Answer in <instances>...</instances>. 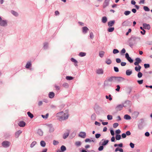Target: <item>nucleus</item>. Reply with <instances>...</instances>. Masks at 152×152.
I'll list each match as a JSON object with an SVG mask.
<instances>
[{
  "label": "nucleus",
  "instance_id": "obj_32",
  "mask_svg": "<svg viewBox=\"0 0 152 152\" xmlns=\"http://www.w3.org/2000/svg\"><path fill=\"white\" fill-rule=\"evenodd\" d=\"M66 78L67 80H71L73 79V77L71 76H67L66 77Z\"/></svg>",
  "mask_w": 152,
  "mask_h": 152
},
{
  "label": "nucleus",
  "instance_id": "obj_49",
  "mask_svg": "<svg viewBox=\"0 0 152 152\" xmlns=\"http://www.w3.org/2000/svg\"><path fill=\"white\" fill-rule=\"evenodd\" d=\"M144 67L145 68H147L149 67L150 65L148 64H144Z\"/></svg>",
  "mask_w": 152,
  "mask_h": 152
},
{
  "label": "nucleus",
  "instance_id": "obj_3",
  "mask_svg": "<svg viewBox=\"0 0 152 152\" xmlns=\"http://www.w3.org/2000/svg\"><path fill=\"white\" fill-rule=\"evenodd\" d=\"M129 101H127L126 102L124 103V104L122 105V104H119L115 108V109L116 110L118 111H120L122 109V108L123 107H126V105H125L126 104H129Z\"/></svg>",
  "mask_w": 152,
  "mask_h": 152
},
{
  "label": "nucleus",
  "instance_id": "obj_15",
  "mask_svg": "<svg viewBox=\"0 0 152 152\" xmlns=\"http://www.w3.org/2000/svg\"><path fill=\"white\" fill-rule=\"evenodd\" d=\"M55 96V94L53 92H50L48 94L49 97L50 98H53Z\"/></svg>",
  "mask_w": 152,
  "mask_h": 152
},
{
  "label": "nucleus",
  "instance_id": "obj_63",
  "mask_svg": "<svg viewBox=\"0 0 152 152\" xmlns=\"http://www.w3.org/2000/svg\"><path fill=\"white\" fill-rule=\"evenodd\" d=\"M127 136L130 135L131 134V133L130 131H127L126 132V133L125 134Z\"/></svg>",
  "mask_w": 152,
  "mask_h": 152
},
{
  "label": "nucleus",
  "instance_id": "obj_43",
  "mask_svg": "<svg viewBox=\"0 0 152 152\" xmlns=\"http://www.w3.org/2000/svg\"><path fill=\"white\" fill-rule=\"evenodd\" d=\"M142 74L141 72H139V73L138 74V75H137L138 77L139 78L141 77L142 76Z\"/></svg>",
  "mask_w": 152,
  "mask_h": 152
},
{
  "label": "nucleus",
  "instance_id": "obj_54",
  "mask_svg": "<svg viewBox=\"0 0 152 152\" xmlns=\"http://www.w3.org/2000/svg\"><path fill=\"white\" fill-rule=\"evenodd\" d=\"M101 136V134H97L95 135V137L96 138H99Z\"/></svg>",
  "mask_w": 152,
  "mask_h": 152
},
{
  "label": "nucleus",
  "instance_id": "obj_57",
  "mask_svg": "<svg viewBox=\"0 0 152 152\" xmlns=\"http://www.w3.org/2000/svg\"><path fill=\"white\" fill-rule=\"evenodd\" d=\"M143 80H141L137 81V82L140 84H142L143 83Z\"/></svg>",
  "mask_w": 152,
  "mask_h": 152
},
{
  "label": "nucleus",
  "instance_id": "obj_10",
  "mask_svg": "<svg viewBox=\"0 0 152 152\" xmlns=\"http://www.w3.org/2000/svg\"><path fill=\"white\" fill-rule=\"evenodd\" d=\"M22 131L20 130H19L15 134V137L16 138L18 137L19 135L21 133Z\"/></svg>",
  "mask_w": 152,
  "mask_h": 152
},
{
  "label": "nucleus",
  "instance_id": "obj_35",
  "mask_svg": "<svg viewBox=\"0 0 152 152\" xmlns=\"http://www.w3.org/2000/svg\"><path fill=\"white\" fill-rule=\"evenodd\" d=\"M114 28V27H111L108 29V31L109 32H112L113 31Z\"/></svg>",
  "mask_w": 152,
  "mask_h": 152
},
{
  "label": "nucleus",
  "instance_id": "obj_1",
  "mask_svg": "<svg viewBox=\"0 0 152 152\" xmlns=\"http://www.w3.org/2000/svg\"><path fill=\"white\" fill-rule=\"evenodd\" d=\"M69 116V115L68 113H64L63 111L57 113L56 115V117L57 119L61 121L67 119Z\"/></svg>",
  "mask_w": 152,
  "mask_h": 152
},
{
  "label": "nucleus",
  "instance_id": "obj_30",
  "mask_svg": "<svg viewBox=\"0 0 152 152\" xmlns=\"http://www.w3.org/2000/svg\"><path fill=\"white\" fill-rule=\"evenodd\" d=\"M31 62H28L27 63V64L26 65V67L27 68H28L31 66Z\"/></svg>",
  "mask_w": 152,
  "mask_h": 152
},
{
  "label": "nucleus",
  "instance_id": "obj_7",
  "mask_svg": "<svg viewBox=\"0 0 152 152\" xmlns=\"http://www.w3.org/2000/svg\"><path fill=\"white\" fill-rule=\"evenodd\" d=\"M136 62L134 63V64L135 66L139 65V64L141 62V60L139 58H136L135 59Z\"/></svg>",
  "mask_w": 152,
  "mask_h": 152
},
{
  "label": "nucleus",
  "instance_id": "obj_12",
  "mask_svg": "<svg viewBox=\"0 0 152 152\" xmlns=\"http://www.w3.org/2000/svg\"><path fill=\"white\" fill-rule=\"evenodd\" d=\"M109 1L110 0H105L104 3L103 4V8H105L108 6L109 4Z\"/></svg>",
  "mask_w": 152,
  "mask_h": 152
},
{
  "label": "nucleus",
  "instance_id": "obj_56",
  "mask_svg": "<svg viewBox=\"0 0 152 152\" xmlns=\"http://www.w3.org/2000/svg\"><path fill=\"white\" fill-rule=\"evenodd\" d=\"M121 65L122 66H124L126 64V63L125 62H121Z\"/></svg>",
  "mask_w": 152,
  "mask_h": 152
},
{
  "label": "nucleus",
  "instance_id": "obj_6",
  "mask_svg": "<svg viewBox=\"0 0 152 152\" xmlns=\"http://www.w3.org/2000/svg\"><path fill=\"white\" fill-rule=\"evenodd\" d=\"M131 24L129 21H125L122 23V25L123 26H130Z\"/></svg>",
  "mask_w": 152,
  "mask_h": 152
},
{
  "label": "nucleus",
  "instance_id": "obj_62",
  "mask_svg": "<svg viewBox=\"0 0 152 152\" xmlns=\"http://www.w3.org/2000/svg\"><path fill=\"white\" fill-rule=\"evenodd\" d=\"M43 102L42 101H40L38 102V105L39 106H40L42 104Z\"/></svg>",
  "mask_w": 152,
  "mask_h": 152
},
{
  "label": "nucleus",
  "instance_id": "obj_39",
  "mask_svg": "<svg viewBox=\"0 0 152 152\" xmlns=\"http://www.w3.org/2000/svg\"><path fill=\"white\" fill-rule=\"evenodd\" d=\"M11 12L12 14H13L15 16H17L18 15V13L17 12L14 11H11Z\"/></svg>",
  "mask_w": 152,
  "mask_h": 152
},
{
  "label": "nucleus",
  "instance_id": "obj_13",
  "mask_svg": "<svg viewBox=\"0 0 152 152\" xmlns=\"http://www.w3.org/2000/svg\"><path fill=\"white\" fill-rule=\"evenodd\" d=\"M143 27L144 28L149 29L150 28V26L149 25L147 24L146 23H144L143 24Z\"/></svg>",
  "mask_w": 152,
  "mask_h": 152
},
{
  "label": "nucleus",
  "instance_id": "obj_29",
  "mask_svg": "<svg viewBox=\"0 0 152 152\" xmlns=\"http://www.w3.org/2000/svg\"><path fill=\"white\" fill-rule=\"evenodd\" d=\"M104 51H101L99 53V56L101 58H102L104 55Z\"/></svg>",
  "mask_w": 152,
  "mask_h": 152
},
{
  "label": "nucleus",
  "instance_id": "obj_41",
  "mask_svg": "<svg viewBox=\"0 0 152 152\" xmlns=\"http://www.w3.org/2000/svg\"><path fill=\"white\" fill-rule=\"evenodd\" d=\"M107 119L109 120H111L113 118L112 116L110 115H108L107 116Z\"/></svg>",
  "mask_w": 152,
  "mask_h": 152
},
{
  "label": "nucleus",
  "instance_id": "obj_61",
  "mask_svg": "<svg viewBox=\"0 0 152 152\" xmlns=\"http://www.w3.org/2000/svg\"><path fill=\"white\" fill-rule=\"evenodd\" d=\"M63 86L64 87H67L68 86V84L67 83H64L63 84Z\"/></svg>",
  "mask_w": 152,
  "mask_h": 152
},
{
  "label": "nucleus",
  "instance_id": "obj_5",
  "mask_svg": "<svg viewBox=\"0 0 152 152\" xmlns=\"http://www.w3.org/2000/svg\"><path fill=\"white\" fill-rule=\"evenodd\" d=\"M10 142L8 141H5L2 142V145L4 147H7L10 146Z\"/></svg>",
  "mask_w": 152,
  "mask_h": 152
},
{
  "label": "nucleus",
  "instance_id": "obj_55",
  "mask_svg": "<svg viewBox=\"0 0 152 152\" xmlns=\"http://www.w3.org/2000/svg\"><path fill=\"white\" fill-rule=\"evenodd\" d=\"M114 71L116 72H118L119 71L118 69V67H114Z\"/></svg>",
  "mask_w": 152,
  "mask_h": 152
},
{
  "label": "nucleus",
  "instance_id": "obj_11",
  "mask_svg": "<svg viewBox=\"0 0 152 152\" xmlns=\"http://www.w3.org/2000/svg\"><path fill=\"white\" fill-rule=\"evenodd\" d=\"M0 25L1 26H5L7 25V22L6 21L1 20L0 21Z\"/></svg>",
  "mask_w": 152,
  "mask_h": 152
},
{
  "label": "nucleus",
  "instance_id": "obj_60",
  "mask_svg": "<svg viewBox=\"0 0 152 152\" xmlns=\"http://www.w3.org/2000/svg\"><path fill=\"white\" fill-rule=\"evenodd\" d=\"M130 145L132 148H133L134 147V144L132 142L130 143Z\"/></svg>",
  "mask_w": 152,
  "mask_h": 152
},
{
  "label": "nucleus",
  "instance_id": "obj_44",
  "mask_svg": "<svg viewBox=\"0 0 152 152\" xmlns=\"http://www.w3.org/2000/svg\"><path fill=\"white\" fill-rule=\"evenodd\" d=\"M118 126V123H115L113 124V128H116Z\"/></svg>",
  "mask_w": 152,
  "mask_h": 152
},
{
  "label": "nucleus",
  "instance_id": "obj_20",
  "mask_svg": "<svg viewBox=\"0 0 152 152\" xmlns=\"http://www.w3.org/2000/svg\"><path fill=\"white\" fill-rule=\"evenodd\" d=\"M107 19L106 17H104L102 18V22L104 23H105L107 21Z\"/></svg>",
  "mask_w": 152,
  "mask_h": 152
},
{
  "label": "nucleus",
  "instance_id": "obj_27",
  "mask_svg": "<svg viewBox=\"0 0 152 152\" xmlns=\"http://www.w3.org/2000/svg\"><path fill=\"white\" fill-rule=\"evenodd\" d=\"M115 139L117 140H119L121 139V136L120 134H117L115 136Z\"/></svg>",
  "mask_w": 152,
  "mask_h": 152
},
{
  "label": "nucleus",
  "instance_id": "obj_14",
  "mask_svg": "<svg viewBox=\"0 0 152 152\" xmlns=\"http://www.w3.org/2000/svg\"><path fill=\"white\" fill-rule=\"evenodd\" d=\"M18 125L20 127H23L25 126L26 123L25 122L23 121H21L19 122Z\"/></svg>",
  "mask_w": 152,
  "mask_h": 152
},
{
  "label": "nucleus",
  "instance_id": "obj_52",
  "mask_svg": "<svg viewBox=\"0 0 152 152\" xmlns=\"http://www.w3.org/2000/svg\"><path fill=\"white\" fill-rule=\"evenodd\" d=\"M55 87L56 90H58L60 89V87L59 86H57V85H55Z\"/></svg>",
  "mask_w": 152,
  "mask_h": 152
},
{
  "label": "nucleus",
  "instance_id": "obj_47",
  "mask_svg": "<svg viewBox=\"0 0 152 152\" xmlns=\"http://www.w3.org/2000/svg\"><path fill=\"white\" fill-rule=\"evenodd\" d=\"M90 37L91 39H93L94 37V35L92 32L90 33Z\"/></svg>",
  "mask_w": 152,
  "mask_h": 152
},
{
  "label": "nucleus",
  "instance_id": "obj_53",
  "mask_svg": "<svg viewBox=\"0 0 152 152\" xmlns=\"http://www.w3.org/2000/svg\"><path fill=\"white\" fill-rule=\"evenodd\" d=\"M116 61L117 63H119L121 62V60L120 58H117L116 59Z\"/></svg>",
  "mask_w": 152,
  "mask_h": 152
},
{
  "label": "nucleus",
  "instance_id": "obj_34",
  "mask_svg": "<svg viewBox=\"0 0 152 152\" xmlns=\"http://www.w3.org/2000/svg\"><path fill=\"white\" fill-rule=\"evenodd\" d=\"M109 140H105L104 141V142L102 143V145H106L108 142Z\"/></svg>",
  "mask_w": 152,
  "mask_h": 152
},
{
  "label": "nucleus",
  "instance_id": "obj_58",
  "mask_svg": "<svg viewBox=\"0 0 152 152\" xmlns=\"http://www.w3.org/2000/svg\"><path fill=\"white\" fill-rule=\"evenodd\" d=\"M131 31H132L131 29V28H129L128 30V31L126 33V35H128L129 34V33L131 32Z\"/></svg>",
  "mask_w": 152,
  "mask_h": 152
},
{
  "label": "nucleus",
  "instance_id": "obj_38",
  "mask_svg": "<svg viewBox=\"0 0 152 152\" xmlns=\"http://www.w3.org/2000/svg\"><path fill=\"white\" fill-rule=\"evenodd\" d=\"M119 52L118 50L117 49H114L113 51V53L114 54H116L118 53Z\"/></svg>",
  "mask_w": 152,
  "mask_h": 152
},
{
  "label": "nucleus",
  "instance_id": "obj_24",
  "mask_svg": "<svg viewBox=\"0 0 152 152\" xmlns=\"http://www.w3.org/2000/svg\"><path fill=\"white\" fill-rule=\"evenodd\" d=\"M71 60L72 61V62H74V63H75L76 64H75V66H77V61L75 59H74L73 58H72L71 59Z\"/></svg>",
  "mask_w": 152,
  "mask_h": 152
},
{
  "label": "nucleus",
  "instance_id": "obj_9",
  "mask_svg": "<svg viewBox=\"0 0 152 152\" xmlns=\"http://www.w3.org/2000/svg\"><path fill=\"white\" fill-rule=\"evenodd\" d=\"M79 136L82 138H85L86 137V134L85 132H81L80 133Z\"/></svg>",
  "mask_w": 152,
  "mask_h": 152
},
{
  "label": "nucleus",
  "instance_id": "obj_16",
  "mask_svg": "<svg viewBox=\"0 0 152 152\" xmlns=\"http://www.w3.org/2000/svg\"><path fill=\"white\" fill-rule=\"evenodd\" d=\"M115 23L114 20L110 21L108 23V26L110 27L113 26Z\"/></svg>",
  "mask_w": 152,
  "mask_h": 152
},
{
  "label": "nucleus",
  "instance_id": "obj_19",
  "mask_svg": "<svg viewBox=\"0 0 152 152\" xmlns=\"http://www.w3.org/2000/svg\"><path fill=\"white\" fill-rule=\"evenodd\" d=\"M138 66H136L135 67V69L137 72H139L141 68V67L140 65H138Z\"/></svg>",
  "mask_w": 152,
  "mask_h": 152
},
{
  "label": "nucleus",
  "instance_id": "obj_33",
  "mask_svg": "<svg viewBox=\"0 0 152 152\" xmlns=\"http://www.w3.org/2000/svg\"><path fill=\"white\" fill-rule=\"evenodd\" d=\"M106 63L108 64H110L112 63V61L110 59H108L106 61Z\"/></svg>",
  "mask_w": 152,
  "mask_h": 152
},
{
  "label": "nucleus",
  "instance_id": "obj_40",
  "mask_svg": "<svg viewBox=\"0 0 152 152\" xmlns=\"http://www.w3.org/2000/svg\"><path fill=\"white\" fill-rule=\"evenodd\" d=\"M143 9L144 10L146 11H148L150 10L146 6H144Z\"/></svg>",
  "mask_w": 152,
  "mask_h": 152
},
{
  "label": "nucleus",
  "instance_id": "obj_2",
  "mask_svg": "<svg viewBox=\"0 0 152 152\" xmlns=\"http://www.w3.org/2000/svg\"><path fill=\"white\" fill-rule=\"evenodd\" d=\"M113 83H115L114 77H110L107 78L104 81V85L106 86H110Z\"/></svg>",
  "mask_w": 152,
  "mask_h": 152
},
{
  "label": "nucleus",
  "instance_id": "obj_21",
  "mask_svg": "<svg viewBox=\"0 0 152 152\" xmlns=\"http://www.w3.org/2000/svg\"><path fill=\"white\" fill-rule=\"evenodd\" d=\"M124 118L126 120H130L131 118V117L128 115H125L124 116Z\"/></svg>",
  "mask_w": 152,
  "mask_h": 152
},
{
  "label": "nucleus",
  "instance_id": "obj_45",
  "mask_svg": "<svg viewBox=\"0 0 152 152\" xmlns=\"http://www.w3.org/2000/svg\"><path fill=\"white\" fill-rule=\"evenodd\" d=\"M59 143V142H58L57 141H56L55 140H54L53 141V144L54 145H57V144H58Z\"/></svg>",
  "mask_w": 152,
  "mask_h": 152
},
{
  "label": "nucleus",
  "instance_id": "obj_31",
  "mask_svg": "<svg viewBox=\"0 0 152 152\" xmlns=\"http://www.w3.org/2000/svg\"><path fill=\"white\" fill-rule=\"evenodd\" d=\"M37 143L36 142L34 141L32 142L30 145V147L33 148Z\"/></svg>",
  "mask_w": 152,
  "mask_h": 152
},
{
  "label": "nucleus",
  "instance_id": "obj_18",
  "mask_svg": "<svg viewBox=\"0 0 152 152\" xmlns=\"http://www.w3.org/2000/svg\"><path fill=\"white\" fill-rule=\"evenodd\" d=\"M132 73V71L130 70H127L126 72V74L128 76L130 75Z\"/></svg>",
  "mask_w": 152,
  "mask_h": 152
},
{
  "label": "nucleus",
  "instance_id": "obj_51",
  "mask_svg": "<svg viewBox=\"0 0 152 152\" xmlns=\"http://www.w3.org/2000/svg\"><path fill=\"white\" fill-rule=\"evenodd\" d=\"M38 132L39 134L40 135H42L43 134V132L41 130H39Z\"/></svg>",
  "mask_w": 152,
  "mask_h": 152
},
{
  "label": "nucleus",
  "instance_id": "obj_42",
  "mask_svg": "<svg viewBox=\"0 0 152 152\" xmlns=\"http://www.w3.org/2000/svg\"><path fill=\"white\" fill-rule=\"evenodd\" d=\"M140 28L143 31V32H142V31H141L140 32V33L142 34H144L145 32V30H144L143 29L142 27H140Z\"/></svg>",
  "mask_w": 152,
  "mask_h": 152
},
{
  "label": "nucleus",
  "instance_id": "obj_8",
  "mask_svg": "<svg viewBox=\"0 0 152 152\" xmlns=\"http://www.w3.org/2000/svg\"><path fill=\"white\" fill-rule=\"evenodd\" d=\"M96 72L98 74H102L104 73V71L102 69H99L96 70Z\"/></svg>",
  "mask_w": 152,
  "mask_h": 152
},
{
  "label": "nucleus",
  "instance_id": "obj_36",
  "mask_svg": "<svg viewBox=\"0 0 152 152\" xmlns=\"http://www.w3.org/2000/svg\"><path fill=\"white\" fill-rule=\"evenodd\" d=\"M131 13V12L129 11H125L124 12V14L126 15H129Z\"/></svg>",
  "mask_w": 152,
  "mask_h": 152
},
{
  "label": "nucleus",
  "instance_id": "obj_46",
  "mask_svg": "<svg viewBox=\"0 0 152 152\" xmlns=\"http://www.w3.org/2000/svg\"><path fill=\"white\" fill-rule=\"evenodd\" d=\"M127 59L131 63H132L133 62V60L130 57H129L128 59Z\"/></svg>",
  "mask_w": 152,
  "mask_h": 152
},
{
  "label": "nucleus",
  "instance_id": "obj_64",
  "mask_svg": "<svg viewBox=\"0 0 152 152\" xmlns=\"http://www.w3.org/2000/svg\"><path fill=\"white\" fill-rule=\"evenodd\" d=\"M122 137L123 138H125L126 137V135L125 133H123L121 135Z\"/></svg>",
  "mask_w": 152,
  "mask_h": 152
},
{
  "label": "nucleus",
  "instance_id": "obj_22",
  "mask_svg": "<svg viewBox=\"0 0 152 152\" xmlns=\"http://www.w3.org/2000/svg\"><path fill=\"white\" fill-rule=\"evenodd\" d=\"M40 145L42 146L43 147H45L46 145L45 142L44 141H41L40 142Z\"/></svg>",
  "mask_w": 152,
  "mask_h": 152
},
{
  "label": "nucleus",
  "instance_id": "obj_26",
  "mask_svg": "<svg viewBox=\"0 0 152 152\" xmlns=\"http://www.w3.org/2000/svg\"><path fill=\"white\" fill-rule=\"evenodd\" d=\"M27 114L28 116L29 117L31 118H33V115L30 112H27Z\"/></svg>",
  "mask_w": 152,
  "mask_h": 152
},
{
  "label": "nucleus",
  "instance_id": "obj_23",
  "mask_svg": "<svg viewBox=\"0 0 152 152\" xmlns=\"http://www.w3.org/2000/svg\"><path fill=\"white\" fill-rule=\"evenodd\" d=\"M69 132H67L64 134L63 135V138L64 139L66 138L69 136Z\"/></svg>",
  "mask_w": 152,
  "mask_h": 152
},
{
  "label": "nucleus",
  "instance_id": "obj_28",
  "mask_svg": "<svg viewBox=\"0 0 152 152\" xmlns=\"http://www.w3.org/2000/svg\"><path fill=\"white\" fill-rule=\"evenodd\" d=\"M86 55V53H85L84 52H80L79 54V56L81 57H83L85 56Z\"/></svg>",
  "mask_w": 152,
  "mask_h": 152
},
{
  "label": "nucleus",
  "instance_id": "obj_48",
  "mask_svg": "<svg viewBox=\"0 0 152 152\" xmlns=\"http://www.w3.org/2000/svg\"><path fill=\"white\" fill-rule=\"evenodd\" d=\"M104 147L103 145L100 146L98 148V150L99 151H101L103 149Z\"/></svg>",
  "mask_w": 152,
  "mask_h": 152
},
{
  "label": "nucleus",
  "instance_id": "obj_17",
  "mask_svg": "<svg viewBox=\"0 0 152 152\" xmlns=\"http://www.w3.org/2000/svg\"><path fill=\"white\" fill-rule=\"evenodd\" d=\"M88 30V28L86 27H83V32L84 34L86 33L87 31Z\"/></svg>",
  "mask_w": 152,
  "mask_h": 152
},
{
  "label": "nucleus",
  "instance_id": "obj_37",
  "mask_svg": "<svg viewBox=\"0 0 152 152\" xmlns=\"http://www.w3.org/2000/svg\"><path fill=\"white\" fill-rule=\"evenodd\" d=\"M81 142L80 141H77L75 143V145L77 146H80L81 145Z\"/></svg>",
  "mask_w": 152,
  "mask_h": 152
},
{
  "label": "nucleus",
  "instance_id": "obj_59",
  "mask_svg": "<svg viewBox=\"0 0 152 152\" xmlns=\"http://www.w3.org/2000/svg\"><path fill=\"white\" fill-rule=\"evenodd\" d=\"M121 131L120 130L118 129L115 131V133L117 134H119L120 133Z\"/></svg>",
  "mask_w": 152,
  "mask_h": 152
},
{
  "label": "nucleus",
  "instance_id": "obj_50",
  "mask_svg": "<svg viewBox=\"0 0 152 152\" xmlns=\"http://www.w3.org/2000/svg\"><path fill=\"white\" fill-rule=\"evenodd\" d=\"M117 88L115 89V90L117 91H119L120 88V87L119 85L117 86Z\"/></svg>",
  "mask_w": 152,
  "mask_h": 152
},
{
  "label": "nucleus",
  "instance_id": "obj_25",
  "mask_svg": "<svg viewBox=\"0 0 152 152\" xmlns=\"http://www.w3.org/2000/svg\"><path fill=\"white\" fill-rule=\"evenodd\" d=\"M61 150L62 151H65L66 150V148L65 146L62 145L61 147Z\"/></svg>",
  "mask_w": 152,
  "mask_h": 152
},
{
  "label": "nucleus",
  "instance_id": "obj_4",
  "mask_svg": "<svg viewBox=\"0 0 152 152\" xmlns=\"http://www.w3.org/2000/svg\"><path fill=\"white\" fill-rule=\"evenodd\" d=\"M114 79L115 83H120L123 80V79L121 77H114Z\"/></svg>",
  "mask_w": 152,
  "mask_h": 152
}]
</instances>
